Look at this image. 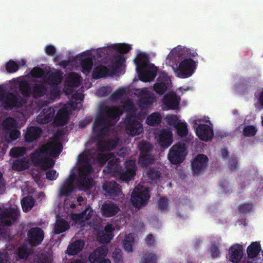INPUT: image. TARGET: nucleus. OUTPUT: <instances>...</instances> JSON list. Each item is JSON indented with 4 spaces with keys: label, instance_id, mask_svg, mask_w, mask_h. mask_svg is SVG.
<instances>
[{
    "label": "nucleus",
    "instance_id": "nucleus-1",
    "mask_svg": "<svg viewBox=\"0 0 263 263\" xmlns=\"http://www.w3.org/2000/svg\"><path fill=\"white\" fill-rule=\"evenodd\" d=\"M62 150L63 145L61 143L48 142L31 154L30 159L35 166H39L46 156L49 155L56 158L59 156Z\"/></svg>",
    "mask_w": 263,
    "mask_h": 263
},
{
    "label": "nucleus",
    "instance_id": "nucleus-2",
    "mask_svg": "<svg viewBox=\"0 0 263 263\" xmlns=\"http://www.w3.org/2000/svg\"><path fill=\"white\" fill-rule=\"evenodd\" d=\"M20 216V211L17 208H10L3 209L0 213V230L3 237L8 235L6 226H11L17 220Z\"/></svg>",
    "mask_w": 263,
    "mask_h": 263
},
{
    "label": "nucleus",
    "instance_id": "nucleus-3",
    "mask_svg": "<svg viewBox=\"0 0 263 263\" xmlns=\"http://www.w3.org/2000/svg\"><path fill=\"white\" fill-rule=\"evenodd\" d=\"M140 152L139 163L141 167H146L155 162L154 147L148 142L142 141L138 145Z\"/></svg>",
    "mask_w": 263,
    "mask_h": 263
},
{
    "label": "nucleus",
    "instance_id": "nucleus-4",
    "mask_svg": "<svg viewBox=\"0 0 263 263\" xmlns=\"http://www.w3.org/2000/svg\"><path fill=\"white\" fill-rule=\"evenodd\" d=\"M123 123L126 133L130 136L139 135L143 130L142 124L135 114L127 113Z\"/></svg>",
    "mask_w": 263,
    "mask_h": 263
},
{
    "label": "nucleus",
    "instance_id": "nucleus-5",
    "mask_svg": "<svg viewBox=\"0 0 263 263\" xmlns=\"http://www.w3.org/2000/svg\"><path fill=\"white\" fill-rule=\"evenodd\" d=\"M149 198V192L147 188L135 187L132 193L130 200L135 208L140 209L147 204Z\"/></svg>",
    "mask_w": 263,
    "mask_h": 263
},
{
    "label": "nucleus",
    "instance_id": "nucleus-6",
    "mask_svg": "<svg viewBox=\"0 0 263 263\" xmlns=\"http://www.w3.org/2000/svg\"><path fill=\"white\" fill-rule=\"evenodd\" d=\"M186 154L184 144L179 142L170 149L167 157L172 164H178L183 161Z\"/></svg>",
    "mask_w": 263,
    "mask_h": 263
},
{
    "label": "nucleus",
    "instance_id": "nucleus-7",
    "mask_svg": "<svg viewBox=\"0 0 263 263\" xmlns=\"http://www.w3.org/2000/svg\"><path fill=\"white\" fill-rule=\"evenodd\" d=\"M24 99L16 92H8L2 102L4 108L7 110L21 107L24 104Z\"/></svg>",
    "mask_w": 263,
    "mask_h": 263
},
{
    "label": "nucleus",
    "instance_id": "nucleus-8",
    "mask_svg": "<svg viewBox=\"0 0 263 263\" xmlns=\"http://www.w3.org/2000/svg\"><path fill=\"white\" fill-rule=\"evenodd\" d=\"M196 68V63L190 58L182 61L176 69L178 77L186 78L191 77Z\"/></svg>",
    "mask_w": 263,
    "mask_h": 263
},
{
    "label": "nucleus",
    "instance_id": "nucleus-9",
    "mask_svg": "<svg viewBox=\"0 0 263 263\" xmlns=\"http://www.w3.org/2000/svg\"><path fill=\"white\" fill-rule=\"evenodd\" d=\"M208 157L204 154H199L191 161V167L194 175L203 173L208 165Z\"/></svg>",
    "mask_w": 263,
    "mask_h": 263
},
{
    "label": "nucleus",
    "instance_id": "nucleus-10",
    "mask_svg": "<svg viewBox=\"0 0 263 263\" xmlns=\"http://www.w3.org/2000/svg\"><path fill=\"white\" fill-rule=\"evenodd\" d=\"M125 167L126 168L125 171L121 172L120 170L117 173L119 174L121 182H128L136 175L137 167L135 161L132 160L125 161Z\"/></svg>",
    "mask_w": 263,
    "mask_h": 263
},
{
    "label": "nucleus",
    "instance_id": "nucleus-11",
    "mask_svg": "<svg viewBox=\"0 0 263 263\" xmlns=\"http://www.w3.org/2000/svg\"><path fill=\"white\" fill-rule=\"evenodd\" d=\"M110 121L103 115L99 114L96 117L92 125V132L97 137L102 136L108 126Z\"/></svg>",
    "mask_w": 263,
    "mask_h": 263
},
{
    "label": "nucleus",
    "instance_id": "nucleus-12",
    "mask_svg": "<svg viewBox=\"0 0 263 263\" xmlns=\"http://www.w3.org/2000/svg\"><path fill=\"white\" fill-rule=\"evenodd\" d=\"M108 252L106 246H102L97 248L89 256V261L90 263H111L108 259H104Z\"/></svg>",
    "mask_w": 263,
    "mask_h": 263
},
{
    "label": "nucleus",
    "instance_id": "nucleus-13",
    "mask_svg": "<svg viewBox=\"0 0 263 263\" xmlns=\"http://www.w3.org/2000/svg\"><path fill=\"white\" fill-rule=\"evenodd\" d=\"M28 241L29 243L34 246L40 245L44 238V233L41 228H31L27 232Z\"/></svg>",
    "mask_w": 263,
    "mask_h": 263
},
{
    "label": "nucleus",
    "instance_id": "nucleus-14",
    "mask_svg": "<svg viewBox=\"0 0 263 263\" xmlns=\"http://www.w3.org/2000/svg\"><path fill=\"white\" fill-rule=\"evenodd\" d=\"M159 145L164 148L168 147L173 142V134L171 131L166 129H162L155 133Z\"/></svg>",
    "mask_w": 263,
    "mask_h": 263
},
{
    "label": "nucleus",
    "instance_id": "nucleus-15",
    "mask_svg": "<svg viewBox=\"0 0 263 263\" xmlns=\"http://www.w3.org/2000/svg\"><path fill=\"white\" fill-rule=\"evenodd\" d=\"M196 134L201 140L209 141L213 138L214 132L211 126L205 124H199L196 127Z\"/></svg>",
    "mask_w": 263,
    "mask_h": 263
},
{
    "label": "nucleus",
    "instance_id": "nucleus-16",
    "mask_svg": "<svg viewBox=\"0 0 263 263\" xmlns=\"http://www.w3.org/2000/svg\"><path fill=\"white\" fill-rule=\"evenodd\" d=\"M103 189L113 199L122 193L121 186L115 181L106 182L103 185Z\"/></svg>",
    "mask_w": 263,
    "mask_h": 263
},
{
    "label": "nucleus",
    "instance_id": "nucleus-17",
    "mask_svg": "<svg viewBox=\"0 0 263 263\" xmlns=\"http://www.w3.org/2000/svg\"><path fill=\"white\" fill-rule=\"evenodd\" d=\"M139 79L143 82H150L154 79L156 76L157 68L154 65L148 68L137 71Z\"/></svg>",
    "mask_w": 263,
    "mask_h": 263
},
{
    "label": "nucleus",
    "instance_id": "nucleus-18",
    "mask_svg": "<svg viewBox=\"0 0 263 263\" xmlns=\"http://www.w3.org/2000/svg\"><path fill=\"white\" fill-rule=\"evenodd\" d=\"M42 134L41 128L36 126L28 127L24 135L25 141L30 143L37 141Z\"/></svg>",
    "mask_w": 263,
    "mask_h": 263
},
{
    "label": "nucleus",
    "instance_id": "nucleus-19",
    "mask_svg": "<svg viewBox=\"0 0 263 263\" xmlns=\"http://www.w3.org/2000/svg\"><path fill=\"white\" fill-rule=\"evenodd\" d=\"M55 114V110L53 108L49 107L43 109L37 116V122L42 124H47L51 122Z\"/></svg>",
    "mask_w": 263,
    "mask_h": 263
},
{
    "label": "nucleus",
    "instance_id": "nucleus-20",
    "mask_svg": "<svg viewBox=\"0 0 263 263\" xmlns=\"http://www.w3.org/2000/svg\"><path fill=\"white\" fill-rule=\"evenodd\" d=\"M74 175H70L64 181L63 184L61 186L60 190V195L61 196H69L74 189Z\"/></svg>",
    "mask_w": 263,
    "mask_h": 263
},
{
    "label": "nucleus",
    "instance_id": "nucleus-21",
    "mask_svg": "<svg viewBox=\"0 0 263 263\" xmlns=\"http://www.w3.org/2000/svg\"><path fill=\"white\" fill-rule=\"evenodd\" d=\"M119 211V206L113 202L105 203L101 208L102 215L107 218L115 216Z\"/></svg>",
    "mask_w": 263,
    "mask_h": 263
},
{
    "label": "nucleus",
    "instance_id": "nucleus-22",
    "mask_svg": "<svg viewBox=\"0 0 263 263\" xmlns=\"http://www.w3.org/2000/svg\"><path fill=\"white\" fill-rule=\"evenodd\" d=\"M243 248L242 245L236 243L229 249V260L233 263L238 262L242 257Z\"/></svg>",
    "mask_w": 263,
    "mask_h": 263
},
{
    "label": "nucleus",
    "instance_id": "nucleus-23",
    "mask_svg": "<svg viewBox=\"0 0 263 263\" xmlns=\"http://www.w3.org/2000/svg\"><path fill=\"white\" fill-rule=\"evenodd\" d=\"M79 161L81 163V166L79 167V176L86 175L88 176L92 172V167L89 163V159L85 154H81L79 156Z\"/></svg>",
    "mask_w": 263,
    "mask_h": 263
},
{
    "label": "nucleus",
    "instance_id": "nucleus-24",
    "mask_svg": "<svg viewBox=\"0 0 263 263\" xmlns=\"http://www.w3.org/2000/svg\"><path fill=\"white\" fill-rule=\"evenodd\" d=\"M164 104L168 109H177L179 108V99L175 92H170L165 95L163 99Z\"/></svg>",
    "mask_w": 263,
    "mask_h": 263
},
{
    "label": "nucleus",
    "instance_id": "nucleus-25",
    "mask_svg": "<svg viewBox=\"0 0 263 263\" xmlns=\"http://www.w3.org/2000/svg\"><path fill=\"white\" fill-rule=\"evenodd\" d=\"M134 62L136 65V70L144 69L148 68V66L153 65L150 64L149 61V57L147 54L145 53H139L137 58L134 60Z\"/></svg>",
    "mask_w": 263,
    "mask_h": 263
},
{
    "label": "nucleus",
    "instance_id": "nucleus-26",
    "mask_svg": "<svg viewBox=\"0 0 263 263\" xmlns=\"http://www.w3.org/2000/svg\"><path fill=\"white\" fill-rule=\"evenodd\" d=\"M47 86L42 81H36L32 88V94L35 99L43 97L46 94Z\"/></svg>",
    "mask_w": 263,
    "mask_h": 263
},
{
    "label": "nucleus",
    "instance_id": "nucleus-27",
    "mask_svg": "<svg viewBox=\"0 0 263 263\" xmlns=\"http://www.w3.org/2000/svg\"><path fill=\"white\" fill-rule=\"evenodd\" d=\"M118 143V140L117 139L108 141H100L97 144V149L101 153H103L105 151H110L116 147Z\"/></svg>",
    "mask_w": 263,
    "mask_h": 263
},
{
    "label": "nucleus",
    "instance_id": "nucleus-28",
    "mask_svg": "<svg viewBox=\"0 0 263 263\" xmlns=\"http://www.w3.org/2000/svg\"><path fill=\"white\" fill-rule=\"evenodd\" d=\"M112 75L110 68H108L105 66L101 65L93 69L92 73V78L93 79L97 80Z\"/></svg>",
    "mask_w": 263,
    "mask_h": 263
},
{
    "label": "nucleus",
    "instance_id": "nucleus-29",
    "mask_svg": "<svg viewBox=\"0 0 263 263\" xmlns=\"http://www.w3.org/2000/svg\"><path fill=\"white\" fill-rule=\"evenodd\" d=\"M69 119L68 111L66 108H60L54 119V123L57 126H63L66 124Z\"/></svg>",
    "mask_w": 263,
    "mask_h": 263
},
{
    "label": "nucleus",
    "instance_id": "nucleus-30",
    "mask_svg": "<svg viewBox=\"0 0 263 263\" xmlns=\"http://www.w3.org/2000/svg\"><path fill=\"white\" fill-rule=\"evenodd\" d=\"M85 243L83 240L79 239L69 245L67 253L70 255H74L80 253L84 248Z\"/></svg>",
    "mask_w": 263,
    "mask_h": 263
},
{
    "label": "nucleus",
    "instance_id": "nucleus-31",
    "mask_svg": "<svg viewBox=\"0 0 263 263\" xmlns=\"http://www.w3.org/2000/svg\"><path fill=\"white\" fill-rule=\"evenodd\" d=\"M120 160L118 158H113L108 160L107 165L105 167L103 172L105 173H117L120 171Z\"/></svg>",
    "mask_w": 263,
    "mask_h": 263
},
{
    "label": "nucleus",
    "instance_id": "nucleus-32",
    "mask_svg": "<svg viewBox=\"0 0 263 263\" xmlns=\"http://www.w3.org/2000/svg\"><path fill=\"white\" fill-rule=\"evenodd\" d=\"M261 245L259 241L252 242L247 248V252L249 258H254L257 257L261 251Z\"/></svg>",
    "mask_w": 263,
    "mask_h": 263
},
{
    "label": "nucleus",
    "instance_id": "nucleus-33",
    "mask_svg": "<svg viewBox=\"0 0 263 263\" xmlns=\"http://www.w3.org/2000/svg\"><path fill=\"white\" fill-rule=\"evenodd\" d=\"M125 62V59L123 55L121 54L115 55L113 57L111 62L113 66L110 68L112 74H115L117 72H118Z\"/></svg>",
    "mask_w": 263,
    "mask_h": 263
},
{
    "label": "nucleus",
    "instance_id": "nucleus-34",
    "mask_svg": "<svg viewBox=\"0 0 263 263\" xmlns=\"http://www.w3.org/2000/svg\"><path fill=\"white\" fill-rule=\"evenodd\" d=\"M29 167V161L26 158L17 159L13 161L12 168L14 171H22Z\"/></svg>",
    "mask_w": 263,
    "mask_h": 263
},
{
    "label": "nucleus",
    "instance_id": "nucleus-35",
    "mask_svg": "<svg viewBox=\"0 0 263 263\" xmlns=\"http://www.w3.org/2000/svg\"><path fill=\"white\" fill-rule=\"evenodd\" d=\"M69 228L68 222L65 219L60 218L57 219L54 227V233L55 234H60L65 232Z\"/></svg>",
    "mask_w": 263,
    "mask_h": 263
},
{
    "label": "nucleus",
    "instance_id": "nucleus-36",
    "mask_svg": "<svg viewBox=\"0 0 263 263\" xmlns=\"http://www.w3.org/2000/svg\"><path fill=\"white\" fill-rule=\"evenodd\" d=\"M100 114L103 115L110 121V119H115L118 116V110L115 106H106L101 110Z\"/></svg>",
    "mask_w": 263,
    "mask_h": 263
},
{
    "label": "nucleus",
    "instance_id": "nucleus-37",
    "mask_svg": "<svg viewBox=\"0 0 263 263\" xmlns=\"http://www.w3.org/2000/svg\"><path fill=\"white\" fill-rule=\"evenodd\" d=\"M162 121V116L158 112H155L148 115L146 119V123L151 126L158 125Z\"/></svg>",
    "mask_w": 263,
    "mask_h": 263
},
{
    "label": "nucleus",
    "instance_id": "nucleus-38",
    "mask_svg": "<svg viewBox=\"0 0 263 263\" xmlns=\"http://www.w3.org/2000/svg\"><path fill=\"white\" fill-rule=\"evenodd\" d=\"M79 185L84 190H89L93 186V180L86 175L79 176L78 178Z\"/></svg>",
    "mask_w": 263,
    "mask_h": 263
},
{
    "label": "nucleus",
    "instance_id": "nucleus-39",
    "mask_svg": "<svg viewBox=\"0 0 263 263\" xmlns=\"http://www.w3.org/2000/svg\"><path fill=\"white\" fill-rule=\"evenodd\" d=\"M2 125L4 130L7 132L14 128H16L17 122L14 118L8 117L3 120Z\"/></svg>",
    "mask_w": 263,
    "mask_h": 263
},
{
    "label": "nucleus",
    "instance_id": "nucleus-40",
    "mask_svg": "<svg viewBox=\"0 0 263 263\" xmlns=\"http://www.w3.org/2000/svg\"><path fill=\"white\" fill-rule=\"evenodd\" d=\"M46 77L48 80L52 84L58 85L60 83L62 78V73L61 71H57L53 72L47 71Z\"/></svg>",
    "mask_w": 263,
    "mask_h": 263
},
{
    "label": "nucleus",
    "instance_id": "nucleus-41",
    "mask_svg": "<svg viewBox=\"0 0 263 263\" xmlns=\"http://www.w3.org/2000/svg\"><path fill=\"white\" fill-rule=\"evenodd\" d=\"M93 214V210L89 205H88L84 211L77 215L76 219L79 221H85L89 220Z\"/></svg>",
    "mask_w": 263,
    "mask_h": 263
},
{
    "label": "nucleus",
    "instance_id": "nucleus-42",
    "mask_svg": "<svg viewBox=\"0 0 263 263\" xmlns=\"http://www.w3.org/2000/svg\"><path fill=\"white\" fill-rule=\"evenodd\" d=\"M35 204V200L32 196H27L23 198L21 204L23 210L25 212L30 211Z\"/></svg>",
    "mask_w": 263,
    "mask_h": 263
},
{
    "label": "nucleus",
    "instance_id": "nucleus-43",
    "mask_svg": "<svg viewBox=\"0 0 263 263\" xmlns=\"http://www.w3.org/2000/svg\"><path fill=\"white\" fill-rule=\"evenodd\" d=\"M80 64L82 67V71L87 74L92 69L93 65V61L91 58H85L82 59L80 62Z\"/></svg>",
    "mask_w": 263,
    "mask_h": 263
},
{
    "label": "nucleus",
    "instance_id": "nucleus-44",
    "mask_svg": "<svg viewBox=\"0 0 263 263\" xmlns=\"http://www.w3.org/2000/svg\"><path fill=\"white\" fill-rule=\"evenodd\" d=\"M146 176L151 180H157L161 176V173L158 167H150L146 172Z\"/></svg>",
    "mask_w": 263,
    "mask_h": 263
},
{
    "label": "nucleus",
    "instance_id": "nucleus-45",
    "mask_svg": "<svg viewBox=\"0 0 263 263\" xmlns=\"http://www.w3.org/2000/svg\"><path fill=\"white\" fill-rule=\"evenodd\" d=\"M154 99V97L151 95L143 96L139 99L140 106L143 108H146L153 104Z\"/></svg>",
    "mask_w": 263,
    "mask_h": 263
},
{
    "label": "nucleus",
    "instance_id": "nucleus-46",
    "mask_svg": "<svg viewBox=\"0 0 263 263\" xmlns=\"http://www.w3.org/2000/svg\"><path fill=\"white\" fill-rule=\"evenodd\" d=\"M20 91L24 97H29L32 93V89L29 84L26 81H21L19 84Z\"/></svg>",
    "mask_w": 263,
    "mask_h": 263
},
{
    "label": "nucleus",
    "instance_id": "nucleus-47",
    "mask_svg": "<svg viewBox=\"0 0 263 263\" xmlns=\"http://www.w3.org/2000/svg\"><path fill=\"white\" fill-rule=\"evenodd\" d=\"M175 128L177 134L181 137H185L188 134L187 125L186 122H180Z\"/></svg>",
    "mask_w": 263,
    "mask_h": 263
},
{
    "label": "nucleus",
    "instance_id": "nucleus-48",
    "mask_svg": "<svg viewBox=\"0 0 263 263\" xmlns=\"http://www.w3.org/2000/svg\"><path fill=\"white\" fill-rule=\"evenodd\" d=\"M80 76L77 73L72 72L68 75V84L72 87H78L80 83Z\"/></svg>",
    "mask_w": 263,
    "mask_h": 263
},
{
    "label": "nucleus",
    "instance_id": "nucleus-49",
    "mask_svg": "<svg viewBox=\"0 0 263 263\" xmlns=\"http://www.w3.org/2000/svg\"><path fill=\"white\" fill-rule=\"evenodd\" d=\"M26 153V148L24 147H13L10 149L9 155L13 158H17L24 156Z\"/></svg>",
    "mask_w": 263,
    "mask_h": 263
},
{
    "label": "nucleus",
    "instance_id": "nucleus-50",
    "mask_svg": "<svg viewBox=\"0 0 263 263\" xmlns=\"http://www.w3.org/2000/svg\"><path fill=\"white\" fill-rule=\"evenodd\" d=\"M257 133V128L254 125H245L242 130V134L245 137L254 136Z\"/></svg>",
    "mask_w": 263,
    "mask_h": 263
},
{
    "label": "nucleus",
    "instance_id": "nucleus-51",
    "mask_svg": "<svg viewBox=\"0 0 263 263\" xmlns=\"http://www.w3.org/2000/svg\"><path fill=\"white\" fill-rule=\"evenodd\" d=\"M157 257L155 254L149 253L145 254L141 258L140 263H157Z\"/></svg>",
    "mask_w": 263,
    "mask_h": 263
},
{
    "label": "nucleus",
    "instance_id": "nucleus-52",
    "mask_svg": "<svg viewBox=\"0 0 263 263\" xmlns=\"http://www.w3.org/2000/svg\"><path fill=\"white\" fill-rule=\"evenodd\" d=\"M113 49L121 54L128 53L132 49L130 45L126 44H117L113 46Z\"/></svg>",
    "mask_w": 263,
    "mask_h": 263
},
{
    "label": "nucleus",
    "instance_id": "nucleus-53",
    "mask_svg": "<svg viewBox=\"0 0 263 263\" xmlns=\"http://www.w3.org/2000/svg\"><path fill=\"white\" fill-rule=\"evenodd\" d=\"M134 241L133 238L130 234L126 236L125 239L123 241V246L125 251L127 252L133 251V242Z\"/></svg>",
    "mask_w": 263,
    "mask_h": 263
},
{
    "label": "nucleus",
    "instance_id": "nucleus-54",
    "mask_svg": "<svg viewBox=\"0 0 263 263\" xmlns=\"http://www.w3.org/2000/svg\"><path fill=\"white\" fill-rule=\"evenodd\" d=\"M46 72L47 71L39 67H35L31 70L30 74L33 78H40L46 77Z\"/></svg>",
    "mask_w": 263,
    "mask_h": 263
},
{
    "label": "nucleus",
    "instance_id": "nucleus-55",
    "mask_svg": "<svg viewBox=\"0 0 263 263\" xmlns=\"http://www.w3.org/2000/svg\"><path fill=\"white\" fill-rule=\"evenodd\" d=\"M54 164L55 162L53 159L46 156L39 166H41L42 170L45 171L49 168L52 167Z\"/></svg>",
    "mask_w": 263,
    "mask_h": 263
},
{
    "label": "nucleus",
    "instance_id": "nucleus-56",
    "mask_svg": "<svg viewBox=\"0 0 263 263\" xmlns=\"http://www.w3.org/2000/svg\"><path fill=\"white\" fill-rule=\"evenodd\" d=\"M5 68L8 73H13L18 70L19 65L16 62L10 60L6 64Z\"/></svg>",
    "mask_w": 263,
    "mask_h": 263
},
{
    "label": "nucleus",
    "instance_id": "nucleus-57",
    "mask_svg": "<svg viewBox=\"0 0 263 263\" xmlns=\"http://www.w3.org/2000/svg\"><path fill=\"white\" fill-rule=\"evenodd\" d=\"M167 86L163 83L157 82L154 86V91L160 95H163L167 90Z\"/></svg>",
    "mask_w": 263,
    "mask_h": 263
},
{
    "label": "nucleus",
    "instance_id": "nucleus-58",
    "mask_svg": "<svg viewBox=\"0 0 263 263\" xmlns=\"http://www.w3.org/2000/svg\"><path fill=\"white\" fill-rule=\"evenodd\" d=\"M125 94V89L124 88H119L114 91L110 96V100L117 101L120 99Z\"/></svg>",
    "mask_w": 263,
    "mask_h": 263
},
{
    "label": "nucleus",
    "instance_id": "nucleus-59",
    "mask_svg": "<svg viewBox=\"0 0 263 263\" xmlns=\"http://www.w3.org/2000/svg\"><path fill=\"white\" fill-rule=\"evenodd\" d=\"M114 235L112 234H108L103 232L102 233H100L98 237L99 240L101 243H108L112 239Z\"/></svg>",
    "mask_w": 263,
    "mask_h": 263
},
{
    "label": "nucleus",
    "instance_id": "nucleus-60",
    "mask_svg": "<svg viewBox=\"0 0 263 263\" xmlns=\"http://www.w3.org/2000/svg\"><path fill=\"white\" fill-rule=\"evenodd\" d=\"M112 258L115 263H122V252L120 249L116 248L112 253Z\"/></svg>",
    "mask_w": 263,
    "mask_h": 263
},
{
    "label": "nucleus",
    "instance_id": "nucleus-61",
    "mask_svg": "<svg viewBox=\"0 0 263 263\" xmlns=\"http://www.w3.org/2000/svg\"><path fill=\"white\" fill-rule=\"evenodd\" d=\"M166 119L167 123L175 128L181 122L176 115L167 116Z\"/></svg>",
    "mask_w": 263,
    "mask_h": 263
},
{
    "label": "nucleus",
    "instance_id": "nucleus-62",
    "mask_svg": "<svg viewBox=\"0 0 263 263\" xmlns=\"http://www.w3.org/2000/svg\"><path fill=\"white\" fill-rule=\"evenodd\" d=\"M113 156L112 153L106 155L100 152L97 156V160L100 163L105 164Z\"/></svg>",
    "mask_w": 263,
    "mask_h": 263
},
{
    "label": "nucleus",
    "instance_id": "nucleus-63",
    "mask_svg": "<svg viewBox=\"0 0 263 263\" xmlns=\"http://www.w3.org/2000/svg\"><path fill=\"white\" fill-rule=\"evenodd\" d=\"M253 209V204L252 203H245L241 204L238 208L239 213L242 214H247L251 211Z\"/></svg>",
    "mask_w": 263,
    "mask_h": 263
},
{
    "label": "nucleus",
    "instance_id": "nucleus-64",
    "mask_svg": "<svg viewBox=\"0 0 263 263\" xmlns=\"http://www.w3.org/2000/svg\"><path fill=\"white\" fill-rule=\"evenodd\" d=\"M168 202L165 197H161L158 201V208L161 211H166L168 209Z\"/></svg>",
    "mask_w": 263,
    "mask_h": 263
}]
</instances>
